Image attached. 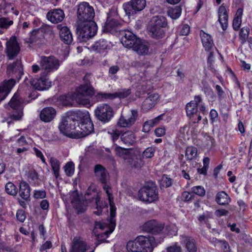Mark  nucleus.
<instances>
[{
  "instance_id": "38",
  "label": "nucleus",
  "mask_w": 252,
  "mask_h": 252,
  "mask_svg": "<svg viewBox=\"0 0 252 252\" xmlns=\"http://www.w3.org/2000/svg\"><path fill=\"white\" fill-rule=\"evenodd\" d=\"M50 164L55 177L58 178L59 177L60 171L61 164L59 160L54 157H51L50 159Z\"/></svg>"
},
{
  "instance_id": "18",
  "label": "nucleus",
  "mask_w": 252,
  "mask_h": 252,
  "mask_svg": "<svg viewBox=\"0 0 252 252\" xmlns=\"http://www.w3.org/2000/svg\"><path fill=\"white\" fill-rule=\"evenodd\" d=\"M116 155L123 158L125 160L130 163L133 160L136 155L135 152L132 149H124L121 147L116 146L115 148Z\"/></svg>"
},
{
  "instance_id": "37",
  "label": "nucleus",
  "mask_w": 252,
  "mask_h": 252,
  "mask_svg": "<svg viewBox=\"0 0 252 252\" xmlns=\"http://www.w3.org/2000/svg\"><path fill=\"white\" fill-rule=\"evenodd\" d=\"M162 28L151 25L149 31L150 35L155 38H162L164 35V32Z\"/></svg>"
},
{
  "instance_id": "28",
  "label": "nucleus",
  "mask_w": 252,
  "mask_h": 252,
  "mask_svg": "<svg viewBox=\"0 0 252 252\" xmlns=\"http://www.w3.org/2000/svg\"><path fill=\"white\" fill-rule=\"evenodd\" d=\"M131 114L129 117H126L123 115H121L118 122V126H131L134 124L137 116V111L135 110H132L131 111Z\"/></svg>"
},
{
  "instance_id": "10",
  "label": "nucleus",
  "mask_w": 252,
  "mask_h": 252,
  "mask_svg": "<svg viewBox=\"0 0 252 252\" xmlns=\"http://www.w3.org/2000/svg\"><path fill=\"white\" fill-rule=\"evenodd\" d=\"M146 0H130L123 4L126 14L128 17L133 16L142 11L146 7Z\"/></svg>"
},
{
  "instance_id": "47",
  "label": "nucleus",
  "mask_w": 252,
  "mask_h": 252,
  "mask_svg": "<svg viewBox=\"0 0 252 252\" xmlns=\"http://www.w3.org/2000/svg\"><path fill=\"white\" fill-rule=\"evenodd\" d=\"M119 24L117 20L114 19L108 18L105 23V28L107 31H111L113 30L115 27H118Z\"/></svg>"
},
{
  "instance_id": "4",
  "label": "nucleus",
  "mask_w": 252,
  "mask_h": 252,
  "mask_svg": "<svg viewBox=\"0 0 252 252\" xmlns=\"http://www.w3.org/2000/svg\"><path fill=\"white\" fill-rule=\"evenodd\" d=\"M24 101L20 97L18 93L14 94L9 103L5 105V108L8 110H12V114L9 118L6 121H2L3 123H6L8 125L13 124L15 121H19L23 115ZM6 125V124H4Z\"/></svg>"
},
{
  "instance_id": "6",
  "label": "nucleus",
  "mask_w": 252,
  "mask_h": 252,
  "mask_svg": "<svg viewBox=\"0 0 252 252\" xmlns=\"http://www.w3.org/2000/svg\"><path fill=\"white\" fill-rule=\"evenodd\" d=\"M61 133L71 138L85 137L94 132V127H59Z\"/></svg>"
},
{
  "instance_id": "39",
  "label": "nucleus",
  "mask_w": 252,
  "mask_h": 252,
  "mask_svg": "<svg viewBox=\"0 0 252 252\" xmlns=\"http://www.w3.org/2000/svg\"><path fill=\"white\" fill-rule=\"evenodd\" d=\"M152 25L161 28H165L167 25L166 18L163 16H156L152 20Z\"/></svg>"
},
{
  "instance_id": "21",
  "label": "nucleus",
  "mask_w": 252,
  "mask_h": 252,
  "mask_svg": "<svg viewBox=\"0 0 252 252\" xmlns=\"http://www.w3.org/2000/svg\"><path fill=\"white\" fill-rule=\"evenodd\" d=\"M76 120V123L78 126L81 125H89L94 126L90 118V115L88 111H75Z\"/></svg>"
},
{
  "instance_id": "16",
  "label": "nucleus",
  "mask_w": 252,
  "mask_h": 252,
  "mask_svg": "<svg viewBox=\"0 0 252 252\" xmlns=\"http://www.w3.org/2000/svg\"><path fill=\"white\" fill-rule=\"evenodd\" d=\"M121 43L128 48H132L139 39L129 31H125L121 33Z\"/></svg>"
},
{
  "instance_id": "8",
  "label": "nucleus",
  "mask_w": 252,
  "mask_h": 252,
  "mask_svg": "<svg viewBox=\"0 0 252 252\" xmlns=\"http://www.w3.org/2000/svg\"><path fill=\"white\" fill-rule=\"evenodd\" d=\"M41 69L43 70V75H48L57 70L60 65V61L53 56L48 57L41 56L40 61Z\"/></svg>"
},
{
  "instance_id": "41",
  "label": "nucleus",
  "mask_w": 252,
  "mask_h": 252,
  "mask_svg": "<svg viewBox=\"0 0 252 252\" xmlns=\"http://www.w3.org/2000/svg\"><path fill=\"white\" fill-rule=\"evenodd\" d=\"M250 32V28L248 27H244L240 30L239 36L242 44H244L247 42L248 36Z\"/></svg>"
},
{
  "instance_id": "34",
  "label": "nucleus",
  "mask_w": 252,
  "mask_h": 252,
  "mask_svg": "<svg viewBox=\"0 0 252 252\" xmlns=\"http://www.w3.org/2000/svg\"><path fill=\"white\" fill-rule=\"evenodd\" d=\"M110 45L104 39H100L96 41L91 47L92 49L97 53H101L110 48Z\"/></svg>"
},
{
  "instance_id": "64",
  "label": "nucleus",
  "mask_w": 252,
  "mask_h": 252,
  "mask_svg": "<svg viewBox=\"0 0 252 252\" xmlns=\"http://www.w3.org/2000/svg\"><path fill=\"white\" fill-rule=\"evenodd\" d=\"M221 246V249L223 252H231L230 247L228 243L225 240L219 241Z\"/></svg>"
},
{
  "instance_id": "36",
  "label": "nucleus",
  "mask_w": 252,
  "mask_h": 252,
  "mask_svg": "<svg viewBox=\"0 0 252 252\" xmlns=\"http://www.w3.org/2000/svg\"><path fill=\"white\" fill-rule=\"evenodd\" d=\"M216 201L219 205H225L229 203L231 199L225 192L222 191L217 193Z\"/></svg>"
},
{
  "instance_id": "58",
  "label": "nucleus",
  "mask_w": 252,
  "mask_h": 252,
  "mask_svg": "<svg viewBox=\"0 0 252 252\" xmlns=\"http://www.w3.org/2000/svg\"><path fill=\"white\" fill-rule=\"evenodd\" d=\"M215 89L217 91L218 98L220 100H222L225 96V93L222 90V88L219 85L215 86Z\"/></svg>"
},
{
  "instance_id": "20",
  "label": "nucleus",
  "mask_w": 252,
  "mask_h": 252,
  "mask_svg": "<svg viewBox=\"0 0 252 252\" xmlns=\"http://www.w3.org/2000/svg\"><path fill=\"white\" fill-rule=\"evenodd\" d=\"M87 250L86 243L80 237L73 238L70 245L69 252H86Z\"/></svg>"
},
{
  "instance_id": "62",
  "label": "nucleus",
  "mask_w": 252,
  "mask_h": 252,
  "mask_svg": "<svg viewBox=\"0 0 252 252\" xmlns=\"http://www.w3.org/2000/svg\"><path fill=\"white\" fill-rule=\"evenodd\" d=\"M120 70V67L118 65H112L111 66L108 71V75L109 77H112V76L115 75Z\"/></svg>"
},
{
  "instance_id": "29",
  "label": "nucleus",
  "mask_w": 252,
  "mask_h": 252,
  "mask_svg": "<svg viewBox=\"0 0 252 252\" xmlns=\"http://www.w3.org/2000/svg\"><path fill=\"white\" fill-rule=\"evenodd\" d=\"M94 173L96 179L102 184L106 183L108 173L106 169L100 164H96L94 167Z\"/></svg>"
},
{
  "instance_id": "60",
  "label": "nucleus",
  "mask_w": 252,
  "mask_h": 252,
  "mask_svg": "<svg viewBox=\"0 0 252 252\" xmlns=\"http://www.w3.org/2000/svg\"><path fill=\"white\" fill-rule=\"evenodd\" d=\"M46 192L44 190H34L33 197L36 199H42L46 197Z\"/></svg>"
},
{
  "instance_id": "3",
  "label": "nucleus",
  "mask_w": 252,
  "mask_h": 252,
  "mask_svg": "<svg viewBox=\"0 0 252 252\" xmlns=\"http://www.w3.org/2000/svg\"><path fill=\"white\" fill-rule=\"evenodd\" d=\"M206 111L205 104L200 95H195L194 99L186 106L187 116L192 124L198 123L202 118L200 113L204 114Z\"/></svg>"
},
{
  "instance_id": "48",
  "label": "nucleus",
  "mask_w": 252,
  "mask_h": 252,
  "mask_svg": "<svg viewBox=\"0 0 252 252\" xmlns=\"http://www.w3.org/2000/svg\"><path fill=\"white\" fill-rule=\"evenodd\" d=\"M165 116L164 114H162L155 119L146 121L144 123V126H153L159 124V122L163 119Z\"/></svg>"
},
{
  "instance_id": "52",
  "label": "nucleus",
  "mask_w": 252,
  "mask_h": 252,
  "mask_svg": "<svg viewBox=\"0 0 252 252\" xmlns=\"http://www.w3.org/2000/svg\"><path fill=\"white\" fill-rule=\"evenodd\" d=\"M172 183L171 179L164 175L160 182V188H168L171 186Z\"/></svg>"
},
{
  "instance_id": "14",
  "label": "nucleus",
  "mask_w": 252,
  "mask_h": 252,
  "mask_svg": "<svg viewBox=\"0 0 252 252\" xmlns=\"http://www.w3.org/2000/svg\"><path fill=\"white\" fill-rule=\"evenodd\" d=\"M41 73V76L39 78L33 79L31 81V85L34 89L39 91H44L49 89L51 87L52 82L49 80L46 76Z\"/></svg>"
},
{
  "instance_id": "50",
  "label": "nucleus",
  "mask_w": 252,
  "mask_h": 252,
  "mask_svg": "<svg viewBox=\"0 0 252 252\" xmlns=\"http://www.w3.org/2000/svg\"><path fill=\"white\" fill-rule=\"evenodd\" d=\"M131 93L130 89H122L114 93V97L125 98L127 97Z\"/></svg>"
},
{
  "instance_id": "12",
  "label": "nucleus",
  "mask_w": 252,
  "mask_h": 252,
  "mask_svg": "<svg viewBox=\"0 0 252 252\" xmlns=\"http://www.w3.org/2000/svg\"><path fill=\"white\" fill-rule=\"evenodd\" d=\"M141 252H151L157 246L155 238L153 236L140 235L137 236Z\"/></svg>"
},
{
  "instance_id": "44",
  "label": "nucleus",
  "mask_w": 252,
  "mask_h": 252,
  "mask_svg": "<svg viewBox=\"0 0 252 252\" xmlns=\"http://www.w3.org/2000/svg\"><path fill=\"white\" fill-rule=\"evenodd\" d=\"M182 9L179 6H176L174 8L169 9L167 14L172 19H177L181 16Z\"/></svg>"
},
{
  "instance_id": "30",
  "label": "nucleus",
  "mask_w": 252,
  "mask_h": 252,
  "mask_svg": "<svg viewBox=\"0 0 252 252\" xmlns=\"http://www.w3.org/2000/svg\"><path fill=\"white\" fill-rule=\"evenodd\" d=\"M181 243L188 252H196L197 246L193 238L186 236H182Z\"/></svg>"
},
{
  "instance_id": "15",
  "label": "nucleus",
  "mask_w": 252,
  "mask_h": 252,
  "mask_svg": "<svg viewBox=\"0 0 252 252\" xmlns=\"http://www.w3.org/2000/svg\"><path fill=\"white\" fill-rule=\"evenodd\" d=\"M229 7L222 3L218 9V21L224 31L228 27Z\"/></svg>"
},
{
  "instance_id": "59",
  "label": "nucleus",
  "mask_w": 252,
  "mask_h": 252,
  "mask_svg": "<svg viewBox=\"0 0 252 252\" xmlns=\"http://www.w3.org/2000/svg\"><path fill=\"white\" fill-rule=\"evenodd\" d=\"M242 24V19L234 18L232 22V27L234 31H238Z\"/></svg>"
},
{
  "instance_id": "17",
  "label": "nucleus",
  "mask_w": 252,
  "mask_h": 252,
  "mask_svg": "<svg viewBox=\"0 0 252 252\" xmlns=\"http://www.w3.org/2000/svg\"><path fill=\"white\" fill-rule=\"evenodd\" d=\"M70 199L74 208L78 213H84L87 209L86 200H80L77 191H74L70 195Z\"/></svg>"
},
{
  "instance_id": "9",
  "label": "nucleus",
  "mask_w": 252,
  "mask_h": 252,
  "mask_svg": "<svg viewBox=\"0 0 252 252\" xmlns=\"http://www.w3.org/2000/svg\"><path fill=\"white\" fill-rule=\"evenodd\" d=\"M94 115L97 120L105 124L111 120L114 116L113 108L108 104L103 103L97 106L94 110Z\"/></svg>"
},
{
  "instance_id": "26",
  "label": "nucleus",
  "mask_w": 252,
  "mask_h": 252,
  "mask_svg": "<svg viewBox=\"0 0 252 252\" xmlns=\"http://www.w3.org/2000/svg\"><path fill=\"white\" fill-rule=\"evenodd\" d=\"M76 112L69 111L62 117L59 126H74L76 124Z\"/></svg>"
},
{
  "instance_id": "55",
  "label": "nucleus",
  "mask_w": 252,
  "mask_h": 252,
  "mask_svg": "<svg viewBox=\"0 0 252 252\" xmlns=\"http://www.w3.org/2000/svg\"><path fill=\"white\" fill-rule=\"evenodd\" d=\"M13 23L12 20H9L6 18H0V28L3 29L8 28L10 25Z\"/></svg>"
},
{
  "instance_id": "5",
  "label": "nucleus",
  "mask_w": 252,
  "mask_h": 252,
  "mask_svg": "<svg viewBox=\"0 0 252 252\" xmlns=\"http://www.w3.org/2000/svg\"><path fill=\"white\" fill-rule=\"evenodd\" d=\"M77 25L76 33L82 41H86L96 33L97 27L94 21L77 23Z\"/></svg>"
},
{
  "instance_id": "22",
  "label": "nucleus",
  "mask_w": 252,
  "mask_h": 252,
  "mask_svg": "<svg viewBox=\"0 0 252 252\" xmlns=\"http://www.w3.org/2000/svg\"><path fill=\"white\" fill-rule=\"evenodd\" d=\"M159 96L158 94H152L143 101L141 108L144 112H147L153 108L158 103Z\"/></svg>"
},
{
  "instance_id": "57",
  "label": "nucleus",
  "mask_w": 252,
  "mask_h": 252,
  "mask_svg": "<svg viewBox=\"0 0 252 252\" xmlns=\"http://www.w3.org/2000/svg\"><path fill=\"white\" fill-rule=\"evenodd\" d=\"M167 252H182V249L177 243L167 248Z\"/></svg>"
},
{
  "instance_id": "23",
  "label": "nucleus",
  "mask_w": 252,
  "mask_h": 252,
  "mask_svg": "<svg viewBox=\"0 0 252 252\" xmlns=\"http://www.w3.org/2000/svg\"><path fill=\"white\" fill-rule=\"evenodd\" d=\"M163 229V224L156 220H151L147 221L143 225V229L144 231L151 232L153 234L158 233Z\"/></svg>"
},
{
  "instance_id": "35",
  "label": "nucleus",
  "mask_w": 252,
  "mask_h": 252,
  "mask_svg": "<svg viewBox=\"0 0 252 252\" xmlns=\"http://www.w3.org/2000/svg\"><path fill=\"white\" fill-rule=\"evenodd\" d=\"M19 195L25 200H28L30 197V188L25 182H21L19 186Z\"/></svg>"
},
{
  "instance_id": "42",
  "label": "nucleus",
  "mask_w": 252,
  "mask_h": 252,
  "mask_svg": "<svg viewBox=\"0 0 252 252\" xmlns=\"http://www.w3.org/2000/svg\"><path fill=\"white\" fill-rule=\"evenodd\" d=\"M121 139L124 143L131 145L135 141V137L131 131H127L123 133L121 136Z\"/></svg>"
},
{
  "instance_id": "19",
  "label": "nucleus",
  "mask_w": 252,
  "mask_h": 252,
  "mask_svg": "<svg viewBox=\"0 0 252 252\" xmlns=\"http://www.w3.org/2000/svg\"><path fill=\"white\" fill-rule=\"evenodd\" d=\"M6 53L9 60L17 56L20 51V47L15 38H11L6 42Z\"/></svg>"
},
{
  "instance_id": "7",
  "label": "nucleus",
  "mask_w": 252,
  "mask_h": 252,
  "mask_svg": "<svg viewBox=\"0 0 252 252\" xmlns=\"http://www.w3.org/2000/svg\"><path fill=\"white\" fill-rule=\"evenodd\" d=\"M77 16L78 19L77 23L94 21V9L88 2H83L78 5Z\"/></svg>"
},
{
  "instance_id": "13",
  "label": "nucleus",
  "mask_w": 252,
  "mask_h": 252,
  "mask_svg": "<svg viewBox=\"0 0 252 252\" xmlns=\"http://www.w3.org/2000/svg\"><path fill=\"white\" fill-rule=\"evenodd\" d=\"M7 72L9 76L19 80L23 74V69L20 60H16L9 64L7 67Z\"/></svg>"
},
{
  "instance_id": "2",
  "label": "nucleus",
  "mask_w": 252,
  "mask_h": 252,
  "mask_svg": "<svg viewBox=\"0 0 252 252\" xmlns=\"http://www.w3.org/2000/svg\"><path fill=\"white\" fill-rule=\"evenodd\" d=\"M103 189L105 191L109 202L110 210V219L107 222H97L95 223V229H99L103 231L102 234L108 237L114 230L116 226V222L114 218L116 216V208L112 201V191L111 187L105 184H103Z\"/></svg>"
},
{
  "instance_id": "54",
  "label": "nucleus",
  "mask_w": 252,
  "mask_h": 252,
  "mask_svg": "<svg viewBox=\"0 0 252 252\" xmlns=\"http://www.w3.org/2000/svg\"><path fill=\"white\" fill-rule=\"evenodd\" d=\"M191 191L194 194L200 196H203L205 194V190L204 188L201 186L193 187L191 188Z\"/></svg>"
},
{
  "instance_id": "43",
  "label": "nucleus",
  "mask_w": 252,
  "mask_h": 252,
  "mask_svg": "<svg viewBox=\"0 0 252 252\" xmlns=\"http://www.w3.org/2000/svg\"><path fill=\"white\" fill-rule=\"evenodd\" d=\"M185 155L187 159L189 160L194 159L197 156V149L195 147H188L186 149Z\"/></svg>"
},
{
  "instance_id": "49",
  "label": "nucleus",
  "mask_w": 252,
  "mask_h": 252,
  "mask_svg": "<svg viewBox=\"0 0 252 252\" xmlns=\"http://www.w3.org/2000/svg\"><path fill=\"white\" fill-rule=\"evenodd\" d=\"M65 174L69 177L72 176L74 173V164L73 162H68L64 166Z\"/></svg>"
},
{
  "instance_id": "33",
  "label": "nucleus",
  "mask_w": 252,
  "mask_h": 252,
  "mask_svg": "<svg viewBox=\"0 0 252 252\" xmlns=\"http://www.w3.org/2000/svg\"><path fill=\"white\" fill-rule=\"evenodd\" d=\"M200 36L203 47L207 51L210 50L214 46V43L211 36L205 32L203 30L200 32Z\"/></svg>"
},
{
  "instance_id": "40",
  "label": "nucleus",
  "mask_w": 252,
  "mask_h": 252,
  "mask_svg": "<svg viewBox=\"0 0 252 252\" xmlns=\"http://www.w3.org/2000/svg\"><path fill=\"white\" fill-rule=\"evenodd\" d=\"M126 249L129 252H141L140 245L137 240V237L133 241L127 242Z\"/></svg>"
},
{
  "instance_id": "32",
  "label": "nucleus",
  "mask_w": 252,
  "mask_h": 252,
  "mask_svg": "<svg viewBox=\"0 0 252 252\" xmlns=\"http://www.w3.org/2000/svg\"><path fill=\"white\" fill-rule=\"evenodd\" d=\"M132 48L133 51L140 55H146L149 52V46L148 43L145 41L140 39V38Z\"/></svg>"
},
{
  "instance_id": "11",
  "label": "nucleus",
  "mask_w": 252,
  "mask_h": 252,
  "mask_svg": "<svg viewBox=\"0 0 252 252\" xmlns=\"http://www.w3.org/2000/svg\"><path fill=\"white\" fill-rule=\"evenodd\" d=\"M138 195L140 200L148 203L153 202L158 198L156 187L144 186L139 189Z\"/></svg>"
},
{
  "instance_id": "63",
  "label": "nucleus",
  "mask_w": 252,
  "mask_h": 252,
  "mask_svg": "<svg viewBox=\"0 0 252 252\" xmlns=\"http://www.w3.org/2000/svg\"><path fill=\"white\" fill-rule=\"evenodd\" d=\"M168 230V234L169 236L176 235L177 233V228L174 225L168 226L166 228Z\"/></svg>"
},
{
  "instance_id": "31",
  "label": "nucleus",
  "mask_w": 252,
  "mask_h": 252,
  "mask_svg": "<svg viewBox=\"0 0 252 252\" xmlns=\"http://www.w3.org/2000/svg\"><path fill=\"white\" fill-rule=\"evenodd\" d=\"M56 111L52 107L44 108L40 114V120L44 122H50L55 118Z\"/></svg>"
},
{
  "instance_id": "45",
  "label": "nucleus",
  "mask_w": 252,
  "mask_h": 252,
  "mask_svg": "<svg viewBox=\"0 0 252 252\" xmlns=\"http://www.w3.org/2000/svg\"><path fill=\"white\" fill-rule=\"evenodd\" d=\"M214 140L210 136L205 135L202 139V146L207 149H210L214 146Z\"/></svg>"
},
{
  "instance_id": "24",
  "label": "nucleus",
  "mask_w": 252,
  "mask_h": 252,
  "mask_svg": "<svg viewBox=\"0 0 252 252\" xmlns=\"http://www.w3.org/2000/svg\"><path fill=\"white\" fill-rule=\"evenodd\" d=\"M15 84L14 79L4 80L0 84V101L3 100L10 93Z\"/></svg>"
},
{
  "instance_id": "25",
  "label": "nucleus",
  "mask_w": 252,
  "mask_h": 252,
  "mask_svg": "<svg viewBox=\"0 0 252 252\" xmlns=\"http://www.w3.org/2000/svg\"><path fill=\"white\" fill-rule=\"evenodd\" d=\"M47 18L52 23H58L64 18V13L61 9H54L49 11L46 15Z\"/></svg>"
},
{
  "instance_id": "1",
  "label": "nucleus",
  "mask_w": 252,
  "mask_h": 252,
  "mask_svg": "<svg viewBox=\"0 0 252 252\" xmlns=\"http://www.w3.org/2000/svg\"><path fill=\"white\" fill-rule=\"evenodd\" d=\"M91 75L87 74L83 78L84 85H80L76 91L69 95V98L79 105L87 106L90 103V97L94 94V88L90 85Z\"/></svg>"
},
{
  "instance_id": "61",
  "label": "nucleus",
  "mask_w": 252,
  "mask_h": 252,
  "mask_svg": "<svg viewBox=\"0 0 252 252\" xmlns=\"http://www.w3.org/2000/svg\"><path fill=\"white\" fill-rule=\"evenodd\" d=\"M108 133L111 135L113 141H115L118 139L121 133L117 129H112L109 130Z\"/></svg>"
},
{
  "instance_id": "51",
  "label": "nucleus",
  "mask_w": 252,
  "mask_h": 252,
  "mask_svg": "<svg viewBox=\"0 0 252 252\" xmlns=\"http://www.w3.org/2000/svg\"><path fill=\"white\" fill-rule=\"evenodd\" d=\"M96 96L97 99H100V101L115 99L114 93H98L96 94Z\"/></svg>"
},
{
  "instance_id": "53",
  "label": "nucleus",
  "mask_w": 252,
  "mask_h": 252,
  "mask_svg": "<svg viewBox=\"0 0 252 252\" xmlns=\"http://www.w3.org/2000/svg\"><path fill=\"white\" fill-rule=\"evenodd\" d=\"M156 149L153 147L147 148L143 152L142 156L143 158H152L154 157Z\"/></svg>"
},
{
  "instance_id": "56",
  "label": "nucleus",
  "mask_w": 252,
  "mask_h": 252,
  "mask_svg": "<svg viewBox=\"0 0 252 252\" xmlns=\"http://www.w3.org/2000/svg\"><path fill=\"white\" fill-rule=\"evenodd\" d=\"M95 200V204L96 205V209H97L96 211H95L94 213L97 216H99L101 213V209L102 205L101 203L100 202V198L98 195L94 199Z\"/></svg>"
},
{
  "instance_id": "27",
  "label": "nucleus",
  "mask_w": 252,
  "mask_h": 252,
  "mask_svg": "<svg viewBox=\"0 0 252 252\" xmlns=\"http://www.w3.org/2000/svg\"><path fill=\"white\" fill-rule=\"evenodd\" d=\"M57 28L60 30V36L62 41L66 44L71 43L73 40L72 35L68 28L60 24L57 26Z\"/></svg>"
},
{
  "instance_id": "46",
  "label": "nucleus",
  "mask_w": 252,
  "mask_h": 252,
  "mask_svg": "<svg viewBox=\"0 0 252 252\" xmlns=\"http://www.w3.org/2000/svg\"><path fill=\"white\" fill-rule=\"evenodd\" d=\"M5 190L10 195L15 196L17 193V189L12 182H8L5 186Z\"/></svg>"
}]
</instances>
